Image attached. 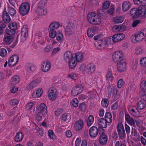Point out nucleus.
<instances>
[{"label":"nucleus","instance_id":"6e6d98bb","mask_svg":"<svg viewBox=\"0 0 146 146\" xmlns=\"http://www.w3.org/2000/svg\"><path fill=\"white\" fill-rule=\"evenodd\" d=\"M64 37L63 34L60 33H58L56 37V40L59 42H61L64 39Z\"/></svg>","mask_w":146,"mask_h":146},{"label":"nucleus","instance_id":"a878e982","mask_svg":"<svg viewBox=\"0 0 146 146\" xmlns=\"http://www.w3.org/2000/svg\"><path fill=\"white\" fill-rule=\"evenodd\" d=\"M125 121L130 125L134 127L135 125V122L133 119L130 117L129 115L127 114L125 115Z\"/></svg>","mask_w":146,"mask_h":146},{"label":"nucleus","instance_id":"7c9ffc66","mask_svg":"<svg viewBox=\"0 0 146 146\" xmlns=\"http://www.w3.org/2000/svg\"><path fill=\"white\" fill-rule=\"evenodd\" d=\"M36 12L37 14L39 15H45L47 13L46 9L43 7H38Z\"/></svg>","mask_w":146,"mask_h":146},{"label":"nucleus","instance_id":"0e129e2a","mask_svg":"<svg viewBox=\"0 0 146 146\" xmlns=\"http://www.w3.org/2000/svg\"><path fill=\"white\" fill-rule=\"evenodd\" d=\"M34 105V103L33 102H29L27 104L26 109L27 110H31Z\"/></svg>","mask_w":146,"mask_h":146},{"label":"nucleus","instance_id":"8fccbe9b","mask_svg":"<svg viewBox=\"0 0 146 146\" xmlns=\"http://www.w3.org/2000/svg\"><path fill=\"white\" fill-rule=\"evenodd\" d=\"M78 75L77 73H72L68 75V77L74 80H76L78 79Z\"/></svg>","mask_w":146,"mask_h":146},{"label":"nucleus","instance_id":"f3484780","mask_svg":"<svg viewBox=\"0 0 146 146\" xmlns=\"http://www.w3.org/2000/svg\"><path fill=\"white\" fill-rule=\"evenodd\" d=\"M98 130L96 127L93 126L89 129V133L90 137L93 138L96 137L98 134Z\"/></svg>","mask_w":146,"mask_h":146},{"label":"nucleus","instance_id":"aec40b11","mask_svg":"<svg viewBox=\"0 0 146 146\" xmlns=\"http://www.w3.org/2000/svg\"><path fill=\"white\" fill-rule=\"evenodd\" d=\"M51 64L49 61H45L42 62L41 69L43 72H47L48 71L50 68Z\"/></svg>","mask_w":146,"mask_h":146},{"label":"nucleus","instance_id":"58836bf2","mask_svg":"<svg viewBox=\"0 0 146 146\" xmlns=\"http://www.w3.org/2000/svg\"><path fill=\"white\" fill-rule=\"evenodd\" d=\"M89 68L86 70V71L89 74L93 72L95 70V66L93 64L90 63L89 65Z\"/></svg>","mask_w":146,"mask_h":146},{"label":"nucleus","instance_id":"603ef678","mask_svg":"<svg viewBox=\"0 0 146 146\" xmlns=\"http://www.w3.org/2000/svg\"><path fill=\"white\" fill-rule=\"evenodd\" d=\"M7 12L11 16L14 15L16 13L15 9L10 7H8Z\"/></svg>","mask_w":146,"mask_h":146},{"label":"nucleus","instance_id":"39448f33","mask_svg":"<svg viewBox=\"0 0 146 146\" xmlns=\"http://www.w3.org/2000/svg\"><path fill=\"white\" fill-rule=\"evenodd\" d=\"M74 54L69 50H66L64 54V58L66 61L68 62V66L70 69H72L73 62L74 60Z\"/></svg>","mask_w":146,"mask_h":146},{"label":"nucleus","instance_id":"412c9836","mask_svg":"<svg viewBox=\"0 0 146 146\" xmlns=\"http://www.w3.org/2000/svg\"><path fill=\"white\" fill-rule=\"evenodd\" d=\"M141 91L139 92V95H146V80H142L140 84Z\"/></svg>","mask_w":146,"mask_h":146},{"label":"nucleus","instance_id":"864d4df0","mask_svg":"<svg viewBox=\"0 0 146 146\" xmlns=\"http://www.w3.org/2000/svg\"><path fill=\"white\" fill-rule=\"evenodd\" d=\"M101 104L103 107H106L108 105L109 101L107 98H104L102 100Z\"/></svg>","mask_w":146,"mask_h":146},{"label":"nucleus","instance_id":"72a5a7b5","mask_svg":"<svg viewBox=\"0 0 146 146\" xmlns=\"http://www.w3.org/2000/svg\"><path fill=\"white\" fill-rule=\"evenodd\" d=\"M101 23V19L100 16L96 13L92 24L97 25L100 24Z\"/></svg>","mask_w":146,"mask_h":146},{"label":"nucleus","instance_id":"774afa93","mask_svg":"<svg viewBox=\"0 0 146 146\" xmlns=\"http://www.w3.org/2000/svg\"><path fill=\"white\" fill-rule=\"evenodd\" d=\"M19 88L18 87L16 86L13 87L11 89V93H15L17 92Z\"/></svg>","mask_w":146,"mask_h":146},{"label":"nucleus","instance_id":"473e14b6","mask_svg":"<svg viewBox=\"0 0 146 146\" xmlns=\"http://www.w3.org/2000/svg\"><path fill=\"white\" fill-rule=\"evenodd\" d=\"M112 71L111 70H108L106 75V80L111 81H112L114 79V77L112 74Z\"/></svg>","mask_w":146,"mask_h":146},{"label":"nucleus","instance_id":"09e8293b","mask_svg":"<svg viewBox=\"0 0 146 146\" xmlns=\"http://www.w3.org/2000/svg\"><path fill=\"white\" fill-rule=\"evenodd\" d=\"M49 37L52 38H54L57 35V33L56 31L54 30L49 29Z\"/></svg>","mask_w":146,"mask_h":146},{"label":"nucleus","instance_id":"a19ab883","mask_svg":"<svg viewBox=\"0 0 146 146\" xmlns=\"http://www.w3.org/2000/svg\"><path fill=\"white\" fill-rule=\"evenodd\" d=\"M95 32V30L94 28H91L88 29L87 30V35L89 38L93 37Z\"/></svg>","mask_w":146,"mask_h":146},{"label":"nucleus","instance_id":"393cba45","mask_svg":"<svg viewBox=\"0 0 146 146\" xmlns=\"http://www.w3.org/2000/svg\"><path fill=\"white\" fill-rule=\"evenodd\" d=\"M108 138L107 135L105 133L101 134L99 138L98 141L99 143L102 145L106 144L108 141Z\"/></svg>","mask_w":146,"mask_h":146},{"label":"nucleus","instance_id":"423d86ee","mask_svg":"<svg viewBox=\"0 0 146 146\" xmlns=\"http://www.w3.org/2000/svg\"><path fill=\"white\" fill-rule=\"evenodd\" d=\"M58 93L56 89L53 87H50L48 91V96L49 99L53 101L57 98Z\"/></svg>","mask_w":146,"mask_h":146},{"label":"nucleus","instance_id":"680f3d73","mask_svg":"<svg viewBox=\"0 0 146 146\" xmlns=\"http://www.w3.org/2000/svg\"><path fill=\"white\" fill-rule=\"evenodd\" d=\"M124 84V82L123 80L122 79H120L118 80L117 82V87L120 88L123 86Z\"/></svg>","mask_w":146,"mask_h":146},{"label":"nucleus","instance_id":"37998d69","mask_svg":"<svg viewBox=\"0 0 146 146\" xmlns=\"http://www.w3.org/2000/svg\"><path fill=\"white\" fill-rule=\"evenodd\" d=\"M105 120L108 123L111 122L112 121V115L109 112H106L105 115Z\"/></svg>","mask_w":146,"mask_h":146},{"label":"nucleus","instance_id":"1a4fd4ad","mask_svg":"<svg viewBox=\"0 0 146 146\" xmlns=\"http://www.w3.org/2000/svg\"><path fill=\"white\" fill-rule=\"evenodd\" d=\"M36 112L37 114H40L43 116H45L47 113L46 105L44 103L41 104L36 107Z\"/></svg>","mask_w":146,"mask_h":146},{"label":"nucleus","instance_id":"f8f14e48","mask_svg":"<svg viewBox=\"0 0 146 146\" xmlns=\"http://www.w3.org/2000/svg\"><path fill=\"white\" fill-rule=\"evenodd\" d=\"M123 54L121 51H117L113 53L112 58L115 62H117L123 60Z\"/></svg>","mask_w":146,"mask_h":146},{"label":"nucleus","instance_id":"69168bd1","mask_svg":"<svg viewBox=\"0 0 146 146\" xmlns=\"http://www.w3.org/2000/svg\"><path fill=\"white\" fill-rule=\"evenodd\" d=\"M73 29L72 28H68L66 31L65 34L69 36L72 35L73 33Z\"/></svg>","mask_w":146,"mask_h":146},{"label":"nucleus","instance_id":"13d9d810","mask_svg":"<svg viewBox=\"0 0 146 146\" xmlns=\"http://www.w3.org/2000/svg\"><path fill=\"white\" fill-rule=\"evenodd\" d=\"M38 41L41 45L44 44L46 42L45 38L42 36H40L38 37Z\"/></svg>","mask_w":146,"mask_h":146},{"label":"nucleus","instance_id":"6e6552de","mask_svg":"<svg viewBox=\"0 0 146 146\" xmlns=\"http://www.w3.org/2000/svg\"><path fill=\"white\" fill-rule=\"evenodd\" d=\"M83 54L81 52H77L74 54V60L73 62L72 69L74 68L77 66L78 62H81L83 58Z\"/></svg>","mask_w":146,"mask_h":146},{"label":"nucleus","instance_id":"c03bdc74","mask_svg":"<svg viewBox=\"0 0 146 146\" xmlns=\"http://www.w3.org/2000/svg\"><path fill=\"white\" fill-rule=\"evenodd\" d=\"M94 121V118L92 115H90L88 118L87 125L88 126H90L93 123Z\"/></svg>","mask_w":146,"mask_h":146},{"label":"nucleus","instance_id":"c756f323","mask_svg":"<svg viewBox=\"0 0 146 146\" xmlns=\"http://www.w3.org/2000/svg\"><path fill=\"white\" fill-rule=\"evenodd\" d=\"M60 26V24L58 22L54 21L50 24L49 27V29L54 30L58 29Z\"/></svg>","mask_w":146,"mask_h":146},{"label":"nucleus","instance_id":"ea45409f","mask_svg":"<svg viewBox=\"0 0 146 146\" xmlns=\"http://www.w3.org/2000/svg\"><path fill=\"white\" fill-rule=\"evenodd\" d=\"M124 18L121 16H117L113 19V22L115 23H120L123 21Z\"/></svg>","mask_w":146,"mask_h":146},{"label":"nucleus","instance_id":"4468645a","mask_svg":"<svg viewBox=\"0 0 146 146\" xmlns=\"http://www.w3.org/2000/svg\"><path fill=\"white\" fill-rule=\"evenodd\" d=\"M117 62V68L118 71L120 72L125 71L126 69V65L124 60Z\"/></svg>","mask_w":146,"mask_h":146},{"label":"nucleus","instance_id":"cd10ccee","mask_svg":"<svg viewBox=\"0 0 146 146\" xmlns=\"http://www.w3.org/2000/svg\"><path fill=\"white\" fill-rule=\"evenodd\" d=\"M71 115L69 113H64L60 117V119L62 122L67 121L71 119Z\"/></svg>","mask_w":146,"mask_h":146},{"label":"nucleus","instance_id":"e433bc0d","mask_svg":"<svg viewBox=\"0 0 146 146\" xmlns=\"http://www.w3.org/2000/svg\"><path fill=\"white\" fill-rule=\"evenodd\" d=\"M96 13L94 12H90L87 15V18L88 21L92 24Z\"/></svg>","mask_w":146,"mask_h":146},{"label":"nucleus","instance_id":"e2e57ef3","mask_svg":"<svg viewBox=\"0 0 146 146\" xmlns=\"http://www.w3.org/2000/svg\"><path fill=\"white\" fill-rule=\"evenodd\" d=\"M63 111L61 108H58L55 111V115L57 116H59Z\"/></svg>","mask_w":146,"mask_h":146},{"label":"nucleus","instance_id":"20e7f679","mask_svg":"<svg viewBox=\"0 0 146 146\" xmlns=\"http://www.w3.org/2000/svg\"><path fill=\"white\" fill-rule=\"evenodd\" d=\"M102 7L106 10V13L109 15H112L114 14L115 10L114 4L111 3L109 1H106L103 3Z\"/></svg>","mask_w":146,"mask_h":146},{"label":"nucleus","instance_id":"ddd939ff","mask_svg":"<svg viewBox=\"0 0 146 146\" xmlns=\"http://www.w3.org/2000/svg\"><path fill=\"white\" fill-rule=\"evenodd\" d=\"M19 60V57L17 55L12 56L8 60V65L11 66H13L16 65Z\"/></svg>","mask_w":146,"mask_h":146},{"label":"nucleus","instance_id":"9d476101","mask_svg":"<svg viewBox=\"0 0 146 146\" xmlns=\"http://www.w3.org/2000/svg\"><path fill=\"white\" fill-rule=\"evenodd\" d=\"M107 92L109 94H112L114 97L118 98L119 95L117 94V90L115 88V86L113 84L109 86L107 88Z\"/></svg>","mask_w":146,"mask_h":146},{"label":"nucleus","instance_id":"f257e3e1","mask_svg":"<svg viewBox=\"0 0 146 146\" xmlns=\"http://www.w3.org/2000/svg\"><path fill=\"white\" fill-rule=\"evenodd\" d=\"M125 37V35L122 33H119L113 35L112 38L111 37L105 38L102 39L98 40L95 42V46L99 49H102L107 47L112 43L120 41Z\"/></svg>","mask_w":146,"mask_h":146},{"label":"nucleus","instance_id":"a18cd8bd","mask_svg":"<svg viewBox=\"0 0 146 146\" xmlns=\"http://www.w3.org/2000/svg\"><path fill=\"white\" fill-rule=\"evenodd\" d=\"M140 65L143 68L146 67V57H143L141 58L140 60Z\"/></svg>","mask_w":146,"mask_h":146},{"label":"nucleus","instance_id":"2eb2a0df","mask_svg":"<svg viewBox=\"0 0 146 146\" xmlns=\"http://www.w3.org/2000/svg\"><path fill=\"white\" fill-rule=\"evenodd\" d=\"M43 90L41 88H36L33 92L32 96L33 98H38L42 96L43 93Z\"/></svg>","mask_w":146,"mask_h":146},{"label":"nucleus","instance_id":"de8ad7c7","mask_svg":"<svg viewBox=\"0 0 146 146\" xmlns=\"http://www.w3.org/2000/svg\"><path fill=\"white\" fill-rule=\"evenodd\" d=\"M78 101L76 98L72 99L70 102V105L74 108H77L78 106Z\"/></svg>","mask_w":146,"mask_h":146},{"label":"nucleus","instance_id":"b1692460","mask_svg":"<svg viewBox=\"0 0 146 146\" xmlns=\"http://www.w3.org/2000/svg\"><path fill=\"white\" fill-rule=\"evenodd\" d=\"M74 127L76 131H80L84 126V123L82 120H79L76 121L74 123Z\"/></svg>","mask_w":146,"mask_h":146},{"label":"nucleus","instance_id":"0eeeda50","mask_svg":"<svg viewBox=\"0 0 146 146\" xmlns=\"http://www.w3.org/2000/svg\"><path fill=\"white\" fill-rule=\"evenodd\" d=\"M30 9V5L27 2L22 3L19 8V13L21 15L24 16L27 14L29 12Z\"/></svg>","mask_w":146,"mask_h":146},{"label":"nucleus","instance_id":"f03ea898","mask_svg":"<svg viewBox=\"0 0 146 146\" xmlns=\"http://www.w3.org/2000/svg\"><path fill=\"white\" fill-rule=\"evenodd\" d=\"M130 15L133 19L144 16L146 13V7L145 6H139L138 8L131 9L130 11Z\"/></svg>","mask_w":146,"mask_h":146},{"label":"nucleus","instance_id":"2f4dec72","mask_svg":"<svg viewBox=\"0 0 146 146\" xmlns=\"http://www.w3.org/2000/svg\"><path fill=\"white\" fill-rule=\"evenodd\" d=\"M106 122V120L103 118L100 119L98 123L99 127L106 128L107 125Z\"/></svg>","mask_w":146,"mask_h":146},{"label":"nucleus","instance_id":"7ed1b4c3","mask_svg":"<svg viewBox=\"0 0 146 146\" xmlns=\"http://www.w3.org/2000/svg\"><path fill=\"white\" fill-rule=\"evenodd\" d=\"M146 35V29L143 28L135 35L131 36V40L133 43H136L142 41Z\"/></svg>","mask_w":146,"mask_h":146},{"label":"nucleus","instance_id":"4be33fe9","mask_svg":"<svg viewBox=\"0 0 146 146\" xmlns=\"http://www.w3.org/2000/svg\"><path fill=\"white\" fill-rule=\"evenodd\" d=\"M28 35V28L26 26H23L22 29L21 40L23 42L27 38Z\"/></svg>","mask_w":146,"mask_h":146},{"label":"nucleus","instance_id":"9b49d317","mask_svg":"<svg viewBox=\"0 0 146 146\" xmlns=\"http://www.w3.org/2000/svg\"><path fill=\"white\" fill-rule=\"evenodd\" d=\"M141 98L137 103V107L138 109L142 110L144 109L146 106V95H139Z\"/></svg>","mask_w":146,"mask_h":146},{"label":"nucleus","instance_id":"c9c22d12","mask_svg":"<svg viewBox=\"0 0 146 146\" xmlns=\"http://www.w3.org/2000/svg\"><path fill=\"white\" fill-rule=\"evenodd\" d=\"M3 21L5 23H9L10 21V17L6 12L4 11L3 12Z\"/></svg>","mask_w":146,"mask_h":146},{"label":"nucleus","instance_id":"bb28decb","mask_svg":"<svg viewBox=\"0 0 146 146\" xmlns=\"http://www.w3.org/2000/svg\"><path fill=\"white\" fill-rule=\"evenodd\" d=\"M81 146H87V141L85 140H83L82 142V139L81 137H77L75 141V146H80L81 145Z\"/></svg>","mask_w":146,"mask_h":146},{"label":"nucleus","instance_id":"5fc2aeb1","mask_svg":"<svg viewBox=\"0 0 146 146\" xmlns=\"http://www.w3.org/2000/svg\"><path fill=\"white\" fill-rule=\"evenodd\" d=\"M9 27L12 30H15L17 29V26L16 23L13 22L9 24Z\"/></svg>","mask_w":146,"mask_h":146},{"label":"nucleus","instance_id":"6ab92c4d","mask_svg":"<svg viewBox=\"0 0 146 146\" xmlns=\"http://www.w3.org/2000/svg\"><path fill=\"white\" fill-rule=\"evenodd\" d=\"M117 131L120 137L123 138L125 134L124 128L122 123L120 122L117 125Z\"/></svg>","mask_w":146,"mask_h":146},{"label":"nucleus","instance_id":"052dcab7","mask_svg":"<svg viewBox=\"0 0 146 146\" xmlns=\"http://www.w3.org/2000/svg\"><path fill=\"white\" fill-rule=\"evenodd\" d=\"M7 54V51L5 49L1 48L0 50V56L2 57H4Z\"/></svg>","mask_w":146,"mask_h":146},{"label":"nucleus","instance_id":"79ce46f5","mask_svg":"<svg viewBox=\"0 0 146 146\" xmlns=\"http://www.w3.org/2000/svg\"><path fill=\"white\" fill-rule=\"evenodd\" d=\"M37 86L35 81L33 80L28 84L27 86V89L28 90H30Z\"/></svg>","mask_w":146,"mask_h":146},{"label":"nucleus","instance_id":"49530a36","mask_svg":"<svg viewBox=\"0 0 146 146\" xmlns=\"http://www.w3.org/2000/svg\"><path fill=\"white\" fill-rule=\"evenodd\" d=\"M4 40L7 44H10L13 42V38L12 37L7 36L4 38Z\"/></svg>","mask_w":146,"mask_h":146},{"label":"nucleus","instance_id":"338daca9","mask_svg":"<svg viewBox=\"0 0 146 146\" xmlns=\"http://www.w3.org/2000/svg\"><path fill=\"white\" fill-rule=\"evenodd\" d=\"M60 50V48L59 47H57L54 48L52 52V54L54 55H55Z\"/></svg>","mask_w":146,"mask_h":146},{"label":"nucleus","instance_id":"5701e85b","mask_svg":"<svg viewBox=\"0 0 146 146\" xmlns=\"http://www.w3.org/2000/svg\"><path fill=\"white\" fill-rule=\"evenodd\" d=\"M132 7L131 3L128 1H124L122 5V9L123 12H126L129 10Z\"/></svg>","mask_w":146,"mask_h":146},{"label":"nucleus","instance_id":"3c124183","mask_svg":"<svg viewBox=\"0 0 146 146\" xmlns=\"http://www.w3.org/2000/svg\"><path fill=\"white\" fill-rule=\"evenodd\" d=\"M48 135L49 137L52 139H56V136L53 131L51 130H49L48 132Z\"/></svg>","mask_w":146,"mask_h":146},{"label":"nucleus","instance_id":"bf43d9fd","mask_svg":"<svg viewBox=\"0 0 146 146\" xmlns=\"http://www.w3.org/2000/svg\"><path fill=\"white\" fill-rule=\"evenodd\" d=\"M141 23V20L139 19H136L134 20L132 23V26L133 27H137Z\"/></svg>","mask_w":146,"mask_h":146},{"label":"nucleus","instance_id":"f704fd0d","mask_svg":"<svg viewBox=\"0 0 146 146\" xmlns=\"http://www.w3.org/2000/svg\"><path fill=\"white\" fill-rule=\"evenodd\" d=\"M101 23V19L100 16L96 13L92 24L97 25L100 24Z\"/></svg>","mask_w":146,"mask_h":146},{"label":"nucleus","instance_id":"a211bd4d","mask_svg":"<svg viewBox=\"0 0 146 146\" xmlns=\"http://www.w3.org/2000/svg\"><path fill=\"white\" fill-rule=\"evenodd\" d=\"M128 110L130 113L135 117H137L140 116L139 112L135 106H130L128 108Z\"/></svg>","mask_w":146,"mask_h":146},{"label":"nucleus","instance_id":"c85d7f7f","mask_svg":"<svg viewBox=\"0 0 146 146\" xmlns=\"http://www.w3.org/2000/svg\"><path fill=\"white\" fill-rule=\"evenodd\" d=\"M20 81L19 76L17 75L13 76L11 79V84L12 85H16L18 84Z\"/></svg>","mask_w":146,"mask_h":146},{"label":"nucleus","instance_id":"4d7b16f0","mask_svg":"<svg viewBox=\"0 0 146 146\" xmlns=\"http://www.w3.org/2000/svg\"><path fill=\"white\" fill-rule=\"evenodd\" d=\"M119 32H122L127 30V28L123 23L119 25Z\"/></svg>","mask_w":146,"mask_h":146},{"label":"nucleus","instance_id":"dca6fc26","mask_svg":"<svg viewBox=\"0 0 146 146\" xmlns=\"http://www.w3.org/2000/svg\"><path fill=\"white\" fill-rule=\"evenodd\" d=\"M82 90V87L81 85L75 86L71 90V94L73 96H76L80 94Z\"/></svg>","mask_w":146,"mask_h":146},{"label":"nucleus","instance_id":"4c0bfd02","mask_svg":"<svg viewBox=\"0 0 146 146\" xmlns=\"http://www.w3.org/2000/svg\"><path fill=\"white\" fill-rule=\"evenodd\" d=\"M24 137V135L21 132L17 133L15 137V139L17 142L21 141L23 140Z\"/></svg>","mask_w":146,"mask_h":146}]
</instances>
